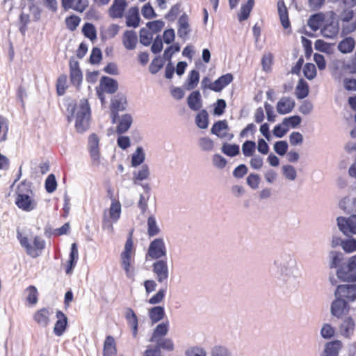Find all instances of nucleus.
I'll return each instance as SVG.
<instances>
[{"mask_svg": "<svg viewBox=\"0 0 356 356\" xmlns=\"http://www.w3.org/2000/svg\"><path fill=\"white\" fill-rule=\"evenodd\" d=\"M31 185V182L24 180L18 186V191L16 192L15 204L26 212H30L37 207V202L29 195V193H33Z\"/></svg>", "mask_w": 356, "mask_h": 356, "instance_id": "f257e3e1", "label": "nucleus"}, {"mask_svg": "<svg viewBox=\"0 0 356 356\" xmlns=\"http://www.w3.org/2000/svg\"><path fill=\"white\" fill-rule=\"evenodd\" d=\"M296 264L293 255L287 252H282L275 259L272 270H275V276L282 278L289 277L293 273Z\"/></svg>", "mask_w": 356, "mask_h": 356, "instance_id": "f03ea898", "label": "nucleus"}, {"mask_svg": "<svg viewBox=\"0 0 356 356\" xmlns=\"http://www.w3.org/2000/svg\"><path fill=\"white\" fill-rule=\"evenodd\" d=\"M336 275L343 282H356V254L350 257L344 267L336 270Z\"/></svg>", "mask_w": 356, "mask_h": 356, "instance_id": "7ed1b4c3", "label": "nucleus"}, {"mask_svg": "<svg viewBox=\"0 0 356 356\" xmlns=\"http://www.w3.org/2000/svg\"><path fill=\"white\" fill-rule=\"evenodd\" d=\"M91 113L90 106L88 99H81L79 102V110L76 114L75 128L79 133L85 132L88 125L84 122L85 119L90 117Z\"/></svg>", "mask_w": 356, "mask_h": 356, "instance_id": "20e7f679", "label": "nucleus"}, {"mask_svg": "<svg viewBox=\"0 0 356 356\" xmlns=\"http://www.w3.org/2000/svg\"><path fill=\"white\" fill-rule=\"evenodd\" d=\"M167 250L163 238H156L152 240L145 254V259H161L166 258Z\"/></svg>", "mask_w": 356, "mask_h": 356, "instance_id": "39448f33", "label": "nucleus"}, {"mask_svg": "<svg viewBox=\"0 0 356 356\" xmlns=\"http://www.w3.org/2000/svg\"><path fill=\"white\" fill-rule=\"evenodd\" d=\"M334 296L339 297L348 303L356 300V284L355 282L339 284L334 291Z\"/></svg>", "mask_w": 356, "mask_h": 356, "instance_id": "423d86ee", "label": "nucleus"}, {"mask_svg": "<svg viewBox=\"0 0 356 356\" xmlns=\"http://www.w3.org/2000/svg\"><path fill=\"white\" fill-rule=\"evenodd\" d=\"M334 297L335 299L331 302L330 313L334 317L340 319L342 318L343 316L348 314L350 310V306L347 301L343 300L339 297Z\"/></svg>", "mask_w": 356, "mask_h": 356, "instance_id": "0eeeda50", "label": "nucleus"}, {"mask_svg": "<svg viewBox=\"0 0 356 356\" xmlns=\"http://www.w3.org/2000/svg\"><path fill=\"white\" fill-rule=\"evenodd\" d=\"M337 221L339 230L343 234H347L348 232L356 234V214H353L348 218L339 216Z\"/></svg>", "mask_w": 356, "mask_h": 356, "instance_id": "6e6552de", "label": "nucleus"}, {"mask_svg": "<svg viewBox=\"0 0 356 356\" xmlns=\"http://www.w3.org/2000/svg\"><path fill=\"white\" fill-rule=\"evenodd\" d=\"M152 271L156 275V280L159 283L166 281L169 275L166 258L156 259L152 264Z\"/></svg>", "mask_w": 356, "mask_h": 356, "instance_id": "1a4fd4ad", "label": "nucleus"}, {"mask_svg": "<svg viewBox=\"0 0 356 356\" xmlns=\"http://www.w3.org/2000/svg\"><path fill=\"white\" fill-rule=\"evenodd\" d=\"M234 80V76L232 73H227L219 76L212 83L209 84V89L216 92L222 91Z\"/></svg>", "mask_w": 356, "mask_h": 356, "instance_id": "9d476101", "label": "nucleus"}, {"mask_svg": "<svg viewBox=\"0 0 356 356\" xmlns=\"http://www.w3.org/2000/svg\"><path fill=\"white\" fill-rule=\"evenodd\" d=\"M99 140L96 134H92L88 137V151L93 161L100 162V152L99 149Z\"/></svg>", "mask_w": 356, "mask_h": 356, "instance_id": "9b49d317", "label": "nucleus"}, {"mask_svg": "<svg viewBox=\"0 0 356 356\" xmlns=\"http://www.w3.org/2000/svg\"><path fill=\"white\" fill-rule=\"evenodd\" d=\"M56 317L57 321L54 325V333L60 337L64 334L68 326V318L61 310L56 311Z\"/></svg>", "mask_w": 356, "mask_h": 356, "instance_id": "f8f14e48", "label": "nucleus"}, {"mask_svg": "<svg viewBox=\"0 0 356 356\" xmlns=\"http://www.w3.org/2000/svg\"><path fill=\"white\" fill-rule=\"evenodd\" d=\"M99 87L108 94H114L118 90V82L114 78L102 76L99 81Z\"/></svg>", "mask_w": 356, "mask_h": 356, "instance_id": "ddd939ff", "label": "nucleus"}, {"mask_svg": "<svg viewBox=\"0 0 356 356\" xmlns=\"http://www.w3.org/2000/svg\"><path fill=\"white\" fill-rule=\"evenodd\" d=\"M127 6L126 0H114L108 10L109 16L113 19L122 17Z\"/></svg>", "mask_w": 356, "mask_h": 356, "instance_id": "4468645a", "label": "nucleus"}, {"mask_svg": "<svg viewBox=\"0 0 356 356\" xmlns=\"http://www.w3.org/2000/svg\"><path fill=\"white\" fill-rule=\"evenodd\" d=\"M296 105L295 101L290 97H283L277 103V112L280 115L291 113Z\"/></svg>", "mask_w": 356, "mask_h": 356, "instance_id": "2eb2a0df", "label": "nucleus"}, {"mask_svg": "<svg viewBox=\"0 0 356 356\" xmlns=\"http://www.w3.org/2000/svg\"><path fill=\"white\" fill-rule=\"evenodd\" d=\"M343 347L342 342L339 339H334L325 344V348L321 356H339V351Z\"/></svg>", "mask_w": 356, "mask_h": 356, "instance_id": "dca6fc26", "label": "nucleus"}, {"mask_svg": "<svg viewBox=\"0 0 356 356\" xmlns=\"http://www.w3.org/2000/svg\"><path fill=\"white\" fill-rule=\"evenodd\" d=\"M355 329L354 319L351 316L346 317L339 327L341 334L347 339H350L353 335Z\"/></svg>", "mask_w": 356, "mask_h": 356, "instance_id": "f3484780", "label": "nucleus"}, {"mask_svg": "<svg viewBox=\"0 0 356 356\" xmlns=\"http://www.w3.org/2000/svg\"><path fill=\"white\" fill-rule=\"evenodd\" d=\"M328 258L329 268L330 269L336 268L337 270L341 267H344V254L341 252L331 250L329 252Z\"/></svg>", "mask_w": 356, "mask_h": 356, "instance_id": "a211bd4d", "label": "nucleus"}, {"mask_svg": "<svg viewBox=\"0 0 356 356\" xmlns=\"http://www.w3.org/2000/svg\"><path fill=\"white\" fill-rule=\"evenodd\" d=\"M134 259L131 256H120V263L126 277L128 279L134 280L135 277V268L133 266Z\"/></svg>", "mask_w": 356, "mask_h": 356, "instance_id": "6ab92c4d", "label": "nucleus"}, {"mask_svg": "<svg viewBox=\"0 0 356 356\" xmlns=\"http://www.w3.org/2000/svg\"><path fill=\"white\" fill-rule=\"evenodd\" d=\"M277 11L282 27L284 29H291L289 13L284 0L277 1Z\"/></svg>", "mask_w": 356, "mask_h": 356, "instance_id": "aec40b11", "label": "nucleus"}, {"mask_svg": "<svg viewBox=\"0 0 356 356\" xmlns=\"http://www.w3.org/2000/svg\"><path fill=\"white\" fill-rule=\"evenodd\" d=\"M140 22V17L138 8L136 6L130 8L126 16V26L135 29L139 26Z\"/></svg>", "mask_w": 356, "mask_h": 356, "instance_id": "412c9836", "label": "nucleus"}, {"mask_svg": "<svg viewBox=\"0 0 356 356\" xmlns=\"http://www.w3.org/2000/svg\"><path fill=\"white\" fill-rule=\"evenodd\" d=\"M122 42L127 50H134L138 42V36L135 31H125L122 36Z\"/></svg>", "mask_w": 356, "mask_h": 356, "instance_id": "4be33fe9", "label": "nucleus"}, {"mask_svg": "<svg viewBox=\"0 0 356 356\" xmlns=\"http://www.w3.org/2000/svg\"><path fill=\"white\" fill-rule=\"evenodd\" d=\"M187 104L188 107L195 111H199L202 108V96L200 90H196L191 92L187 97Z\"/></svg>", "mask_w": 356, "mask_h": 356, "instance_id": "5701e85b", "label": "nucleus"}, {"mask_svg": "<svg viewBox=\"0 0 356 356\" xmlns=\"http://www.w3.org/2000/svg\"><path fill=\"white\" fill-rule=\"evenodd\" d=\"M356 45V42L353 37L348 36L344 38L342 40H341L337 46L338 50L343 54H349L351 53Z\"/></svg>", "mask_w": 356, "mask_h": 356, "instance_id": "b1692460", "label": "nucleus"}, {"mask_svg": "<svg viewBox=\"0 0 356 356\" xmlns=\"http://www.w3.org/2000/svg\"><path fill=\"white\" fill-rule=\"evenodd\" d=\"M169 330V321H166L158 324L154 329L153 333L149 339L150 342L157 341L158 339L165 337Z\"/></svg>", "mask_w": 356, "mask_h": 356, "instance_id": "393cba45", "label": "nucleus"}, {"mask_svg": "<svg viewBox=\"0 0 356 356\" xmlns=\"http://www.w3.org/2000/svg\"><path fill=\"white\" fill-rule=\"evenodd\" d=\"M132 122L133 118L131 114L126 113L122 115L116 127V133L119 135L126 133L131 127Z\"/></svg>", "mask_w": 356, "mask_h": 356, "instance_id": "a878e982", "label": "nucleus"}, {"mask_svg": "<svg viewBox=\"0 0 356 356\" xmlns=\"http://www.w3.org/2000/svg\"><path fill=\"white\" fill-rule=\"evenodd\" d=\"M49 309L46 307H43L34 314L33 319L40 325L46 327L49 323Z\"/></svg>", "mask_w": 356, "mask_h": 356, "instance_id": "bb28decb", "label": "nucleus"}, {"mask_svg": "<svg viewBox=\"0 0 356 356\" xmlns=\"http://www.w3.org/2000/svg\"><path fill=\"white\" fill-rule=\"evenodd\" d=\"M148 314L152 324L156 323L163 319L165 316L164 307L154 306L149 309Z\"/></svg>", "mask_w": 356, "mask_h": 356, "instance_id": "cd10ccee", "label": "nucleus"}, {"mask_svg": "<svg viewBox=\"0 0 356 356\" xmlns=\"http://www.w3.org/2000/svg\"><path fill=\"white\" fill-rule=\"evenodd\" d=\"M117 354L116 345L113 337L108 335L104 343L103 356H115Z\"/></svg>", "mask_w": 356, "mask_h": 356, "instance_id": "c85d7f7f", "label": "nucleus"}, {"mask_svg": "<svg viewBox=\"0 0 356 356\" xmlns=\"http://www.w3.org/2000/svg\"><path fill=\"white\" fill-rule=\"evenodd\" d=\"M325 21V15L322 13H316L312 15L307 21V25L313 31H318L322 23Z\"/></svg>", "mask_w": 356, "mask_h": 356, "instance_id": "c756f323", "label": "nucleus"}, {"mask_svg": "<svg viewBox=\"0 0 356 356\" xmlns=\"http://www.w3.org/2000/svg\"><path fill=\"white\" fill-rule=\"evenodd\" d=\"M309 86L308 83L303 78H300L296 88V97L298 99H303L309 95Z\"/></svg>", "mask_w": 356, "mask_h": 356, "instance_id": "7c9ffc66", "label": "nucleus"}, {"mask_svg": "<svg viewBox=\"0 0 356 356\" xmlns=\"http://www.w3.org/2000/svg\"><path fill=\"white\" fill-rule=\"evenodd\" d=\"M339 31V24H328L324 23L321 28V33L324 38H334L336 37Z\"/></svg>", "mask_w": 356, "mask_h": 356, "instance_id": "2f4dec72", "label": "nucleus"}, {"mask_svg": "<svg viewBox=\"0 0 356 356\" xmlns=\"http://www.w3.org/2000/svg\"><path fill=\"white\" fill-rule=\"evenodd\" d=\"M254 6V0H248L245 3L241 5L240 12L237 15L240 22L248 19Z\"/></svg>", "mask_w": 356, "mask_h": 356, "instance_id": "473e14b6", "label": "nucleus"}, {"mask_svg": "<svg viewBox=\"0 0 356 356\" xmlns=\"http://www.w3.org/2000/svg\"><path fill=\"white\" fill-rule=\"evenodd\" d=\"M46 246V242L44 239L38 236H35L33 238V245H32L33 254H28L32 258H37L42 254V251Z\"/></svg>", "mask_w": 356, "mask_h": 356, "instance_id": "72a5a7b5", "label": "nucleus"}, {"mask_svg": "<svg viewBox=\"0 0 356 356\" xmlns=\"http://www.w3.org/2000/svg\"><path fill=\"white\" fill-rule=\"evenodd\" d=\"M200 73L197 70H192L188 75L185 82V88L187 90H191L195 88L200 81Z\"/></svg>", "mask_w": 356, "mask_h": 356, "instance_id": "f704fd0d", "label": "nucleus"}, {"mask_svg": "<svg viewBox=\"0 0 356 356\" xmlns=\"http://www.w3.org/2000/svg\"><path fill=\"white\" fill-rule=\"evenodd\" d=\"M127 97L122 93H118L113 99H111V109L123 111L126 109V106L123 104H127Z\"/></svg>", "mask_w": 356, "mask_h": 356, "instance_id": "c9c22d12", "label": "nucleus"}, {"mask_svg": "<svg viewBox=\"0 0 356 356\" xmlns=\"http://www.w3.org/2000/svg\"><path fill=\"white\" fill-rule=\"evenodd\" d=\"M145 160V154L143 147L138 146L136 151L131 155V166L136 168L144 163Z\"/></svg>", "mask_w": 356, "mask_h": 356, "instance_id": "e433bc0d", "label": "nucleus"}, {"mask_svg": "<svg viewBox=\"0 0 356 356\" xmlns=\"http://www.w3.org/2000/svg\"><path fill=\"white\" fill-rule=\"evenodd\" d=\"M229 126L227 121L226 120H218L211 127V133L219 138H224L227 136L225 133L223 134H220V131L223 130H228Z\"/></svg>", "mask_w": 356, "mask_h": 356, "instance_id": "4c0bfd02", "label": "nucleus"}, {"mask_svg": "<svg viewBox=\"0 0 356 356\" xmlns=\"http://www.w3.org/2000/svg\"><path fill=\"white\" fill-rule=\"evenodd\" d=\"M195 122L197 127L205 129L209 126V113L206 109H202L195 116Z\"/></svg>", "mask_w": 356, "mask_h": 356, "instance_id": "58836bf2", "label": "nucleus"}, {"mask_svg": "<svg viewBox=\"0 0 356 356\" xmlns=\"http://www.w3.org/2000/svg\"><path fill=\"white\" fill-rule=\"evenodd\" d=\"M165 60L160 56H155L149 65V72L152 74L158 73L164 66Z\"/></svg>", "mask_w": 356, "mask_h": 356, "instance_id": "ea45409f", "label": "nucleus"}, {"mask_svg": "<svg viewBox=\"0 0 356 356\" xmlns=\"http://www.w3.org/2000/svg\"><path fill=\"white\" fill-rule=\"evenodd\" d=\"M81 31L83 35L91 41H93L97 38L96 27L92 23L86 22L83 24Z\"/></svg>", "mask_w": 356, "mask_h": 356, "instance_id": "a19ab883", "label": "nucleus"}, {"mask_svg": "<svg viewBox=\"0 0 356 356\" xmlns=\"http://www.w3.org/2000/svg\"><path fill=\"white\" fill-rule=\"evenodd\" d=\"M222 152L226 156L234 157L240 154V147L237 144H229L224 143L222 147Z\"/></svg>", "mask_w": 356, "mask_h": 356, "instance_id": "79ce46f5", "label": "nucleus"}, {"mask_svg": "<svg viewBox=\"0 0 356 356\" xmlns=\"http://www.w3.org/2000/svg\"><path fill=\"white\" fill-rule=\"evenodd\" d=\"M110 218L113 222H117L120 218L121 214V204L116 200H113L110 207Z\"/></svg>", "mask_w": 356, "mask_h": 356, "instance_id": "37998d69", "label": "nucleus"}, {"mask_svg": "<svg viewBox=\"0 0 356 356\" xmlns=\"http://www.w3.org/2000/svg\"><path fill=\"white\" fill-rule=\"evenodd\" d=\"M211 356H232V351L225 346L215 345L211 348Z\"/></svg>", "mask_w": 356, "mask_h": 356, "instance_id": "c03bdc74", "label": "nucleus"}, {"mask_svg": "<svg viewBox=\"0 0 356 356\" xmlns=\"http://www.w3.org/2000/svg\"><path fill=\"white\" fill-rule=\"evenodd\" d=\"M81 21V17L74 14L67 16L65 19L66 27L70 31H74L79 26Z\"/></svg>", "mask_w": 356, "mask_h": 356, "instance_id": "a18cd8bd", "label": "nucleus"}, {"mask_svg": "<svg viewBox=\"0 0 356 356\" xmlns=\"http://www.w3.org/2000/svg\"><path fill=\"white\" fill-rule=\"evenodd\" d=\"M132 234H133V230H131L129 234V236L127 238V241H126V243L124 245V250L121 252L120 256H125V257L131 256V257H133V253L134 252L135 250H134V244Z\"/></svg>", "mask_w": 356, "mask_h": 356, "instance_id": "49530a36", "label": "nucleus"}, {"mask_svg": "<svg viewBox=\"0 0 356 356\" xmlns=\"http://www.w3.org/2000/svg\"><path fill=\"white\" fill-rule=\"evenodd\" d=\"M160 228L157 225L156 218L154 216H149L147 218V234L149 236H154L159 234Z\"/></svg>", "mask_w": 356, "mask_h": 356, "instance_id": "de8ad7c7", "label": "nucleus"}, {"mask_svg": "<svg viewBox=\"0 0 356 356\" xmlns=\"http://www.w3.org/2000/svg\"><path fill=\"white\" fill-rule=\"evenodd\" d=\"M67 76L65 74H60L58 77L56 86V92L58 96H62L65 94V90L67 88Z\"/></svg>", "mask_w": 356, "mask_h": 356, "instance_id": "09e8293b", "label": "nucleus"}, {"mask_svg": "<svg viewBox=\"0 0 356 356\" xmlns=\"http://www.w3.org/2000/svg\"><path fill=\"white\" fill-rule=\"evenodd\" d=\"M304 76L308 80H313L317 74L316 65L312 63H307L303 66Z\"/></svg>", "mask_w": 356, "mask_h": 356, "instance_id": "8fccbe9b", "label": "nucleus"}, {"mask_svg": "<svg viewBox=\"0 0 356 356\" xmlns=\"http://www.w3.org/2000/svg\"><path fill=\"white\" fill-rule=\"evenodd\" d=\"M181 47L180 44L177 42L173 43L169 47H166L164 50L163 58L165 60H168V62H172L171 59L174 54L179 52L180 51Z\"/></svg>", "mask_w": 356, "mask_h": 356, "instance_id": "3c124183", "label": "nucleus"}, {"mask_svg": "<svg viewBox=\"0 0 356 356\" xmlns=\"http://www.w3.org/2000/svg\"><path fill=\"white\" fill-rule=\"evenodd\" d=\"M149 176V167L147 164H143L140 170L138 172H134V184H138L137 181H143L147 179Z\"/></svg>", "mask_w": 356, "mask_h": 356, "instance_id": "603ef678", "label": "nucleus"}, {"mask_svg": "<svg viewBox=\"0 0 356 356\" xmlns=\"http://www.w3.org/2000/svg\"><path fill=\"white\" fill-rule=\"evenodd\" d=\"M255 149L256 143L254 140H247L242 145V152L245 156H252Z\"/></svg>", "mask_w": 356, "mask_h": 356, "instance_id": "864d4df0", "label": "nucleus"}, {"mask_svg": "<svg viewBox=\"0 0 356 356\" xmlns=\"http://www.w3.org/2000/svg\"><path fill=\"white\" fill-rule=\"evenodd\" d=\"M341 70L348 71L349 74H356V51L348 62L342 63Z\"/></svg>", "mask_w": 356, "mask_h": 356, "instance_id": "5fc2aeb1", "label": "nucleus"}, {"mask_svg": "<svg viewBox=\"0 0 356 356\" xmlns=\"http://www.w3.org/2000/svg\"><path fill=\"white\" fill-rule=\"evenodd\" d=\"M45 190L48 193H54L57 188V181L54 174H49L44 182Z\"/></svg>", "mask_w": 356, "mask_h": 356, "instance_id": "6e6d98bb", "label": "nucleus"}, {"mask_svg": "<svg viewBox=\"0 0 356 356\" xmlns=\"http://www.w3.org/2000/svg\"><path fill=\"white\" fill-rule=\"evenodd\" d=\"M140 42L143 46L150 45L152 41V33L145 28H141L139 33Z\"/></svg>", "mask_w": 356, "mask_h": 356, "instance_id": "4d7b16f0", "label": "nucleus"}, {"mask_svg": "<svg viewBox=\"0 0 356 356\" xmlns=\"http://www.w3.org/2000/svg\"><path fill=\"white\" fill-rule=\"evenodd\" d=\"M70 79L71 83L78 90H80L83 81L82 71L70 72Z\"/></svg>", "mask_w": 356, "mask_h": 356, "instance_id": "13d9d810", "label": "nucleus"}, {"mask_svg": "<svg viewBox=\"0 0 356 356\" xmlns=\"http://www.w3.org/2000/svg\"><path fill=\"white\" fill-rule=\"evenodd\" d=\"M301 122L302 118L298 115H291L283 120V123L286 125L289 129V127L293 129L297 128L300 124Z\"/></svg>", "mask_w": 356, "mask_h": 356, "instance_id": "bf43d9fd", "label": "nucleus"}, {"mask_svg": "<svg viewBox=\"0 0 356 356\" xmlns=\"http://www.w3.org/2000/svg\"><path fill=\"white\" fill-rule=\"evenodd\" d=\"M154 342L158 344L161 350L172 351L175 348L173 341L170 338H160Z\"/></svg>", "mask_w": 356, "mask_h": 356, "instance_id": "052dcab7", "label": "nucleus"}, {"mask_svg": "<svg viewBox=\"0 0 356 356\" xmlns=\"http://www.w3.org/2000/svg\"><path fill=\"white\" fill-rule=\"evenodd\" d=\"M102 59V52L100 48L95 47L92 49L90 57L89 63L91 65L99 64Z\"/></svg>", "mask_w": 356, "mask_h": 356, "instance_id": "680f3d73", "label": "nucleus"}, {"mask_svg": "<svg viewBox=\"0 0 356 356\" xmlns=\"http://www.w3.org/2000/svg\"><path fill=\"white\" fill-rule=\"evenodd\" d=\"M185 356H207V351L198 346H191L186 349Z\"/></svg>", "mask_w": 356, "mask_h": 356, "instance_id": "e2e57ef3", "label": "nucleus"}, {"mask_svg": "<svg viewBox=\"0 0 356 356\" xmlns=\"http://www.w3.org/2000/svg\"><path fill=\"white\" fill-rule=\"evenodd\" d=\"M273 148L276 154L284 156L287 153L289 144L286 140H278L275 143Z\"/></svg>", "mask_w": 356, "mask_h": 356, "instance_id": "0e129e2a", "label": "nucleus"}, {"mask_svg": "<svg viewBox=\"0 0 356 356\" xmlns=\"http://www.w3.org/2000/svg\"><path fill=\"white\" fill-rule=\"evenodd\" d=\"M26 291L29 294L26 297V300L29 304L35 305L38 300V292L37 288L33 285H30L27 287Z\"/></svg>", "mask_w": 356, "mask_h": 356, "instance_id": "69168bd1", "label": "nucleus"}, {"mask_svg": "<svg viewBox=\"0 0 356 356\" xmlns=\"http://www.w3.org/2000/svg\"><path fill=\"white\" fill-rule=\"evenodd\" d=\"M227 107V103L223 99H218L213 104V115L221 116L224 114Z\"/></svg>", "mask_w": 356, "mask_h": 356, "instance_id": "338daca9", "label": "nucleus"}, {"mask_svg": "<svg viewBox=\"0 0 356 356\" xmlns=\"http://www.w3.org/2000/svg\"><path fill=\"white\" fill-rule=\"evenodd\" d=\"M341 247L346 253H352L356 251V239L353 237L344 239Z\"/></svg>", "mask_w": 356, "mask_h": 356, "instance_id": "774afa93", "label": "nucleus"}]
</instances>
